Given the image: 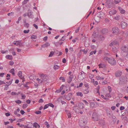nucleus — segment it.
<instances>
[{
  "instance_id": "58",
  "label": "nucleus",
  "mask_w": 128,
  "mask_h": 128,
  "mask_svg": "<svg viewBox=\"0 0 128 128\" xmlns=\"http://www.w3.org/2000/svg\"><path fill=\"white\" fill-rule=\"evenodd\" d=\"M120 12L122 14H124L125 13V11L124 10L122 9L121 11H120Z\"/></svg>"
},
{
  "instance_id": "62",
  "label": "nucleus",
  "mask_w": 128,
  "mask_h": 128,
  "mask_svg": "<svg viewBox=\"0 0 128 128\" xmlns=\"http://www.w3.org/2000/svg\"><path fill=\"white\" fill-rule=\"evenodd\" d=\"M17 124L19 126H20L21 127H22L23 126H24V125L22 124H20L19 123Z\"/></svg>"
},
{
  "instance_id": "17",
  "label": "nucleus",
  "mask_w": 128,
  "mask_h": 128,
  "mask_svg": "<svg viewBox=\"0 0 128 128\" xmlns=\"http://www.w3.org/2000/svg\"><path fill=\"white\" fill-rule=\"evenodd\" d=\"M78 107L79 108L82 109L84 108V104L82 103H79L78 105Z\"/></svg>"
},
{
  "instance_id": "63",
  "label": "nucleus",
  "mask_w": 128,
  "mask_h": 128,
  "mask_svg": "<svg viewBox=\"0 0 128 128\" xmlns=\"http://www.w3.org/2000/svg\"><path fill=\"white\" fill-rule=\"evenodd\" d=\"M48 38V37L47 36H46L43 38V40L45 41H46Z\"/></svg>"
},
{
  "instance_id": "46",
  "label": "nucleus",
  "mask_w": 128,
  "mask_h": 128,
  "mask_svg": "<svg viewBox=\"0 0 128 128\" xmlns=\"http://www.w3.org/2000/svg\"><path fill=\"white\" fill-rule=\"evenodd\" d=\"M21 95L22 96V99H24L26 98V96L24 94H23L22 93L21 94Z\"/></svg>"
},
{
  "instance_id": "35",
  "label": "nucleus",
  "mask_w": 128,
  "mask_h": 128,
  "mask_svg": "<svg viewBox=\"0 0 128 128\" xmlns=\"http://www.w3.org/2000/svg\"><path fill=\"white\" fill-rule=\"evenodd\" d=\"M60 80H62V82H64L65 81V79L64 77H60L59 78Z\"/></svg>"
},
{
  "instance_id": "30",
  "label": "nucleus",
  "mask_w": 128,
  "mask_h": 128,
  "mask_svg": "<svg viewBox=\"0 0 128 128\" xmlns=\"http://www.w3.org/2000/svg\"><path fill=\"white\" fill-rule=\"evenodd\" d=\"M94 102H90V107L91 108H94Z\"/></svg>"
},
{
  "instance_id": "28",
  "label": "nucleus",
  "mask_w": 128,
  "mask_h": 128,
  "mask_svg": "<svg viewBox=\"0 0 128 128\" xmlns=\"http://www.w3.org/2000/svg\"><path fill=\"white\" fill-rule=\"evenodd\" d=\"M14 68L10 70V72L14 76L15 75V73L14 72Z\"/></svg>"
},
{
  "instance_id": "4",
  "label": "nucleus",
  "mask_w": 128,
  "mask_h": 128,
  "mask_svg": "<svg viewBox=\"0 0 128 128\" xmlns=\"http://www.w3.org/2000/svg\"><path fill=\"white\" fill-rule=\"evenodd\" d=\"M92 118L94 121H97L98 120V116L97 113L96 112H94L92 114Z\"/></svg>"
},
{
  "instance_id": "11",
  "label": "nucleus",
  "mask_w": 128,
  "mask_h": 128,
  "mask_svg": "<svg viewBox=\"0 0 128 128\" xmlns=\"http://www.w3.org/2000/svg\"><path fill=\"white\" fill-rule=\"evenodd\" d=\"M107 114L108 116L110 117L112 116V112L110 110H107L106 111Z\"/></svg>"
},
{
  "instance_id": "8",
  "label": "nucleus",
  "mask_w": 128,
  "mask_h": 128,
  "mask_svg": "<svg viewBox=\"0 0 128 128\" xmlns=\"http://www.w3.org/2000/svg\"><path fill=\"white\" fill-rule=\"evenodd\" d=\"M121 24L122 27V28H124L126 27L127 25V23L124 21L122 22H121Z\"/></svg>"
},
{
  "instance_id": "25",
  "label": "nucleus",
  "mask_w": 128,
  "mask_h": 128,
  "mask_svg": "<svg viewBox=\"0 0 128 128\" xmlns=\"http://www.w3.org/2000/svg\"><path fill=\"white\" fill-rule=\"evenodd\" d=\"M76 95L78 96L82 97L83 96L82 93L81 92H78L76 93Z\"/></svg>"
},
{
  "instance_id": "44",
  "label": "nucleus",
  "mask_w": 128,
  "mask_h": 128,
  "mask_svg": "<svg viewBox=\"0 0 128 128\" xmlns=\"http://www.w3.org/2000/svg\"><path fill=\"white\" fill-rule=\"evenodd\" d=\"M29 26V24L28 23H26V24H24V26L26 28H28Z\"/></svg>"
},
{
  "instance_id": "21",
  "label": "nucleus",
  "mask_w": 128,
  "mask_h": 128,
  "mask_svg": "<svg viewBox=\"0 0 128 128\" xmlns=\"http://www.w3.org/2000/svg\"><path fill=\"white\" fill-rule=\"evenodd\" d=\"M60 66L56 65H54L53 66V68L55 70H58L60 68Z\"/></svg>"
},
{
  "instance_id": "24",
  "label": "nucleus",
  "mask_w": 128,
  "mask_h": 128,
  "mask_svg": "<svg viewBox=\"0 0 128 128\" xmlns=\"http://www.w3.org/2000/svg\"><path fill=\"white\" fill-rule=\"evenodd\" d=\"M98 66L100 68H104L105 67V65L104 64H100L98 65Z\"/></svg>"
},
{
  "instance_id": "43",
  "label": "nucleus",
  "mask_w": 128,
  "mask_h": 128,
  "mask_svg": "<svg viewBox=\"0 0 128 128\" xmlns=\"http://www.w3.org/2000/svg\"><path fill=\"white\" fill-rule=\"evenodd\" d=\"M101 97L102 98H104V99L105 100H109L108 98L105 97H104V95H101Z\"/></svg>"
},
{
  "instance_id": "22",
  "label": "nucleus",
  "mask_w": 128,
  "mask_h": 128,
  "mask_svg": "<svg viewBox=\"0 0 128 128\" xmlns=\"http://www.w3.org/2000/svg\"><path fill=\"white\" fill-rule=\"evenodd\" d=\"M22 72L21 71H19L18 73V76L20 78H22L23 77H22Z\"/></svg>"
},
{
  "instance_id": "12",
  "label": "nucleus",
  "mask_w": 128,
  "mask_h": 128,
  "mask_svg": "<svg viewBox=\"0 0 128 128\" xmlns=\"http://www.w3.org/2000/svg\"><path fill=\"white\" fill-rule=\"evenodd\" d=\"M118 44V42H117L113 41L111 42L109 45L110 46H114L117 45Z\"/></svg>"
},
{
  "instance_id": "55",
  "label": "nucleus",
  "mask_w": 128,
  "mask_h": 128,
  "mask_svg": "<svg viewBox=\"0 0 128 128\" xmlns=\"http://www.w3.org/2000/svg\"><path fill=\"white\" fill-rule=\"evenodd\" d=\"M94 75L92 74H90L89 75V77L90 78H92L94 77Z\"/></svg>"
},
{
  "instance_id": "41",
  "label": "nucleus",
  "mask_w": 128,
  "mask_h": 128,
  "mask_svg": "<svg viewBox=\"0 0 128 128\" xmlns=\"http://www.w3.org/2000/svg\"><path fill=\"white\" fill-rule=\"evenodd\" d=\"M8 86H9V85H8L7 84H6L5 85V87L4 88V90H7L8 88Z\"/></svg>"
},
{
  "instance_id": "50",
  "label": "nucleus",
  "mask_w": 128,
  "mask_h": 128,
  "mask_svg": "<svg viewBox=\"0 0 128 128\" xmlns=\"http://www.w3.org/2000/svg\"><path fill=\"white\" fill-rule=\"evenodd\" d=\"M30 31V30H24V32L25 34H27Z\"/></svg>"
},
{
  "instance_id": "47",
  "label": "nucleus",
  "mask_w": 128,
  "mask_h": 128,
  "mask_svg": "<svg viewBox=\"0 0 128 128\" xmlns=\"http://www.w3.org/2000/svg\"><path fill=\"white\" fill-rule=\"evenodd\" d=\"M48 106H49L48 104H46L44 106V110L46 109V108H48Z\"/></svg>"
},
{
  "instance_id": "49",
  "label": "nucleus",
  "mask_w": 128,
  "mask_h": 128,
  "mask_svg": "<svg viewBox=\"0 0 128 128\" xmlns=\"http://www.w3.org/2000/svg\"><path fill=\"white\" fill-rule=\"evenodd\" d=\"M48 105L49 106H50L52 108H53L54 107V105L51 103H49L48 104Z\"/></svg>"
},
{
  "instance_id": "16",
  "label": "nucleus",
  "mask_w": 128,
  "mask_h": 128,
  "mask_svg": "<svg viewBox=\"0 0 128 128\" xmlns=\"http://www.w3.org/2000/svg\"><path fill=\"white\" fill-rule=\"evenodd\" d=\"M5 57L6 59H8L12 60V56L11 55H7Z\"/></svg>"
},
{
  "instance_id": "18",
  "label": "nucleus",
  "mask_w": 128,
  "mask_h": 128,
  "mask_svg": "<svg viewBox=\"0 0 128 128\" xmlns=\"http://www.w3.org/2000/svg\"><path fill=\"white\" fill-rule=\"evenodd\" d=\"M21 40L16 41V42H14V44L16 45V46H18L20 45L21 43Z\"/></svg>"
},
{
  "instance_id": "29",
  "label": "nucleus",
  "mask_w": 128,
  "mask_h": 128,
  "mask_svg": "<svg viewBox=\"0 0 128 128\" xmlns=\"http://www.w3.org/2000/svg\"><path fill=\"white\" fill-rule=\"evenodd\" d=\"M120 16L119 15H117L116 16H114V18L116 20H118L120 18Z\"/></svg>"
},
{
  "instance_id": "56",
  "label": "nucleus",
  "mask_w": 128,
  "mask_h": 128,
  "mask_svg": "<svg viewBox=\"0 0 128 128\" xmlns=\"http://www.w3.org/2000/svg\"><path fill=\"white\" fill-rule=\"evenodd\" d=\"M96 78L98 80H99L101 79V77L99 76H96Z\"/></svg>"
},
{
  "instance_id": "40",
  "label": "nucleus",
  "mask_w": 128,
  "mask_h": 128,
  "mask_svg": "<svg viewBox=\"0 0 128 128\" xmlns=\"http://www.w3.org/2000/svg\"><path fill=\"white\" fill-rule=\"evenodd\" d=\"M28 106V105L27 104H23L22 106V108H26Z\"/></svg>"
},
{
  "instance_id": "51",
  "label": "nucleus",
  "mask_w": 128,
  "mask_h": 128,
  "mask_svg": "<svg viewBox=\"0 0 128 128\" xmlns=\"http://www.w3.org/2000/svg\"><path fill=\"white\" fill-rule=\"evenodd\" d=\"M121 0H115L114 2L116 4H117L120 2Z\"/></svg>"
},
{
  "instance_id": "34",
  "label": "nucleus",
  "mask_w": 128,
  "mask_h": 128,
  "mask_svg": "<svg viewBox=\"0 0 128 128\" xmlns=\"http://www.w3.org/2000/svg\"><path fill=\"white\" fill-rule=\"evenodd\" d=\"M44 124L46 126L47 128H49L50 127V125L48 124V122H44Z\"/></svg>"
},
{
  "instance_id": "32",
  "label": "nucleus",
  "mask_w": 128,
  "mask_h": 128,
  "mask_svg": "<svg viewBox=\"0 0 128 128\" xmlns=\"http://www.w3.org/2000/svg\"><path fill=\"white\" fill-rule=\"evenodd\" d=\"M89 92L88 90V89H85L84 91V93L85 94H86Z\"/></svg>"
},
{
  "instance_id": "6",
  "label": "nucleus",
  "mask_w": 128,
  "mask_h": 128,
  "mask_svg": "<svg viewBox=\"0 0 128 128\" xmlns=\"http://www.w3.org/2000/svg\"><path fill=\"white\" fill-rule=\"evenodd\" d=\"M32 13L31 10H28L27 15L30 18H34V16Z\"/></svg>"
},
{
  "instance_id": "60",
  "label": "nucleus",
  "mask_w": 128,
  "mask_h": 128,
  "mask_svg": "<svg viewBox=\"0 0 128 128\" xmlns=\"http://www.w3.org/2000/svg\"><path fill=\"white\" fill-rule=\"evenodd\" d=\"M83 101L84 102L86 105H88V102L86 100H83Z\"/></svg>"
},
{
  "instance_id": "10",
  "label": "nucleus",
  "mask_w": 128,
  "mask_h": 128,
  "mask_svg": "<svg viewBox=\"0 0 128 128\" xmlns=\"http://www.w3.org/2000/svg\"><path fill=\"white\" fill-rule=\"evenodd\" d=\"M116 10H112L110 11L109 12V14L110 16L114 14H116Z\"/></svg>"
},
{
  "instance_id": "1",
  "label": "nucleus",
  "mask_w": 128,
  "mask_h": 128,
  "mask_svg": "<svg viewBox=\"0 0 128 128\" xmlns=\"http://www.w3.org/2000/svg\"><path fill=\"white\" fill-rule=\"evenodd\" d=\"M108 62L112 65H114L116 64V60L114 58L111 57L110 58Z\"/></svg>"
},
{
  "instance_id": "2",
  "label": "nucleus",
  "mask_w": 128,
  "mask_h": 128,
  "mask_svg": "<svg viewBox=\"0 0 128 128\" xmlns=\"http://www.w3.org/2000/svg\"><path fill=\"white\" fill-rule=\"evenodd\" d=\"M112 32L114 35L117 34L118 33L119 30L118 27H115L112 29Z\"/></svg>"
},
{
  "instance_id": "48",
  "label": "nucleus",
  "mask_w": 128,
  "mask_h": 128,
  "mask_svg": "<svg viewBox=\"0 0 128 128\" xmlns=\"http://www.w3.org/2000/svg\"><path fill=\"white\" fill-rule=\"evenodd\" d=\"M36 80H37L38 81V82L39 83H41L42 82V81L39 78H37L36 79Z\"/></svg>"
},
{
  "instance_id": "27",
  "label": "nucleus",
  "mask_w": 128,
  "mask_h": 128,
  "mask_svg": "<svg viewBox=\"0 0 128 128\" xmlns=\"http://www.w3.org/2000/svg\"><path fill=\"white\" fill-rule=\"evenodd\" d=\"M92 37L94 38H96L98 37V34H96V32H94L92 35Z\"/></svg>"
},
{
  "instance_id": "5",
  "label": "nucleus",
  "mask_w": 128,
  "mask_h": 128,
  "mask_svg": "<svg viewBox=\"0 0 128 128\" xmlns=\"http://www.w3.org/2000/svg\"><path fill=\"white\" fill-rule=\"evenodd\" d=\"M122 50L124 52H128V45L123 46L122 48Z\"/></svg>"
},
{
  "instance_id": "64",
  "label": "nucleus",
  "mask_w": 128,
  "mask_h": 128,
  "mask_svg": "<svg viewBox=\"0 0 128 128\" xmlns=\"http://www.w3.org/2000/svg\"><path fill=\"white\" fill-rule=\"evenodd\" d=\"M116 108V107L115 106H113L111 107V109L112 110H114Z\"/></svg>"
},
{
  "instance_id": "45",
  "label": "nucleus",
  "mask_w": 128,
  "mask_h": 128,
  "mask_svg": "<svg viewBox=\"0 0 128 128\" xmlns=\"http://www.w3.org/2000/svg\"><path fill=\"white\" fill-rule=\"evenodd\" d=\"M32 39H36V36L35 35H32L31 37Z\"/></svg>"
},
{
  "instance_id": "59",
  "label": "nucleus",
  "mask_w": 128,
  "mask_h": 128,
  "mask_svg": "<svg viewBox=\"0 0 128 128\" xmlns=\"http://www.w3.org/2000/svg\"><path fill=\"white\" fill-rule=\"evenodd\" d=\"M100 122V124L102 125H104L105 123L104 121L103 120H101Z\"/></svg>"
},
{
  "instance_id": "9",
  "label": "nucleus",
  "mask_w": 128,
  "mask_h": 128,
  "mask_svg": "<svg viewBox=\"0 0 128 128\" xmlns=\"http://www.w3.org/2000/svg\"><path fill=\"white\" fill-rule=\"evenodd\" d=\"M73 78L74 76L73 75H70L68 79L67 82L68 83H70L72 81V79Z\"/></svg>"
},
{
  "instance_id": "23",
  "label": "nucleus",
  "mask_w": 128,
  "mask_h": 128,
  "mask_svg": "<svg viewBox=\"0 0 128 128\" xmlns=\"http://www.w3.org/2000/svg\"><path fill=\"white\" fill-rule=\"evenodd\" d=\"M33 126H34L35 128H40V126L36 122H34V124Z\"/></svg>"
},
{
  "instance_id": "33",
  "label": "nucleus",
  "mask_w": 128,
  "mask_h": 128,
  "mask_svg": "<svg viewBox=\"0 0 128 128\" xmlns=\"http://www.w3.org/2000/svg\"><path fill=\"white\" fill-rule=\"evenodd\" d=\"M54 52L53 51H52L50 52V54H49L48 56V57H52L54 54Z\"/></svg>"
},
{
  "instance_id": "15",
  "label": "nucleus",
  "mask_w": 128,
  "mask_h": 128,
  "mask_svg": "<svg viewBox=\"0 0 128 128\" xmlns=\"http://www.w3.org/2000/svg\"><path fill=\"white\" fill-rule=\"evenodd\" d=\"M100 32L102 34H106L108 32V30L104 28Z\"/></svg>"
},
{
  "instance_id": "20",
  "label": "nucleus",
  "mask_w": 128,
  "mask_h": 128,
  "mask_svg": "<svg viewBox=\"0 0 128 128\" xmlns=\"http://www.w3.org/2000/svg\"><path fill=\"white\" fill-rule=\"evenodd\" d=\"M110 58L108 57L107 56H105L103 58V60L105 62L107 61L108 62V60Z\"/></svg>"
},
{
  "instance_id": "61",
  "label": "nucleus",
  "mask_w": 128,
  "mask_h": 128,
  "mask_svg": "<svg viewBox=\"0 0 128 128\" xmlns=\"http://www.w3.org/2000/svg\"><path fill=\"white\" fill-rule=\"evenodd\" d=\"M41 113V112L40 111H37L35 112L36 114H40Z\"/></svg>"
},
{
  "instance_id": "7",
  "label": "nucleus",
  "mask_w": 128,
  "mask_h": 128,
  "mask_svg": "<svg viewBox=\"0 0 128 128\" xmlns=\"http://www.w3.org/2000/svg\"><path fill=\"white\" fill-rule=\"evenodd\" d=\"M122 74V72L120 70L117 71L115 74V76L118 77H120Z\"/></svg>"
},
{
  "instance_id": "14",
  "label": "nucleus",
  "mask_w": 128,
  "mask_h": 128,
  "mask_svg": "<svg viewBox=\"0 0 128 128\" xmlns=\"http://www.w3.org/2000/svg\"><path fill=\"white\" fill-rule=\"evenodd\" d=\"M72 94L71 93L68 94V96L66 97V99L67 100H70L72 98Z\"/></svg>"
},
{
  "instance_id": "26",
  "label": "nucleus",
  "mask_w": 128,
  "mask_h": 128,
  "mask_svg": "<svg viewBox=\"0 0 128 128\" xmlns=\"http://www.w3.org/2000/svg\"><path fill=\"white\" fill-rule=\"evenodd\" d=\"M112 50L114 52L116 53L118 51L116 47H112Z\"/></svg>"
},
{
  "instance_id": "36",
  "label": "nucleus",
  "mask_w": 128,
  "mask_h": 128,
  "mask_svg": "<svg viewBox=\"0 0 128 128\" xmlns=\"http://www.w3.org/2000/svg\"><path fill=\"white\" fill-rule=\"evenodd\" d=\"M96 50H95L94 51H91L90 53V55H92L93 54H95L96 52Z\"/></svg>"
},
{
  "instance_id": "39",
  "label": "nucleus",
  "mask_w": 128,
  "mask_h": 128,
  "mask_svg": "<svg viewBox=\"0 0 128 128\" xmlns=\"http://www.w3.org/2000/svg\"><path fill=\"white\" fill-rule=\"evenodd\" d=\"M15 102L16 103L18 104H20L22 103V101L19 100H15Z\"/></svg>"
},
{
  "instance_id": "54",
  "label": "nucleus",
  "mask_w": 128,
  "mask_h": 128,
  "mask_svg": "<svg viewBox=\"0 0 128 128\" xmlns=\"http://www.w3.org/2000/svg\"><path fill=\"white\" fill-rule=\"evenodd\" d=\"M5 84V82L3 81L0 80V85H1L2 84Z\"/></svg>"
},
{
  "instance_id": "13",
  "label": "nucleus",
  "mask_w": 128,
  "mask_h": 128,
  "mask_svg": "<svg viewBox=\"0 0 128 128\" xmlns=\"http://www.w3.org/2000/svg\"><path fill=\"white\" fill-rule=\"evenodd\" d=\"M50 44L48 42H46L42 46V47L43 48H47L48 46H50Z\"/></svg>"
},
{
  "instance_id": "3",
  "label": "nucleus",
  "mask_w": 128,
  "mask_h": 128,
  "mask_svg": "<svg viewBox=\"0 0 128 128\" xmlns=\"http://www.w3.org/2000/svg\"><path fill=\"white\" fill-rule=\"evenodd\" d=\"M82 118H83L82 120H80V124H82V122H83V125H85L87 122L86 118L85 117H83Z\"/></svg>"
},
{
  "instance_id": "37",
  "label": "nucleus",
  "mask_w": 128,
  "mask_h": 128,
  "mask_svg": "<svg viewBox=\"0 0 128 128\" xmlns=\"http://www.w3.org/2000/svg\"><path fill=\"white\" fill-rule=\"evenodd\" d=\"M108 91H109V92H110V93L112 91V88H111V87L110 86H108Z\"/></svg>"
},
{
  "instance_id": "53",
  "label": "nucleus",
  "mask_w": 128,
  "mask_h": 128,
  "mask_svg": "<svg viewBox=\"0 0 128 128\" xmlns=\"http://www.w3.org/2000/svg\"><path fill=\"white\" fill-rule=\"evenodd\" d=\"M93 84L95 86L98 85V83L97 81H95L93 83Z\"/></svg>"
},
{
  "instance_id": "38",
  "label": "nucleus",
  "mask_w": 128,
  "mask_h": 128,
  "mask_svg": "<svg viewBox=\"0 0 128 128\" xmlns=\"http://www.w3.org/2000/svg\"><path fill=\"white\" fill-rule=\"evenodd\" d=\"M106 97L108 98H110L111 97V96L110 94V92L106 94Z\"/></svg>"
},
{
  "instance_id": "31",
  "label": "nucleus",
  "mask_w": 128,
  "mask_h": 128,
  "mask_svg": "<svg viewBox=\"0 0 128 128\" xmlns=\"http://www.w3.org/2000/svg\"><path fill=\"white\" fill-rule=\"evenodd\" d=\"M11 94L12 96H18V94H17V93H16L15 92H12L11 93Z\"/></svg>"
},
{
  "instance_id": "57",
  "label": "nucleus",
  "mask_w": 128,
  "mask_h": 128,
  "mask_svg": "<svg viewBox=\"0 0 128 128\" xmlns=\"http://www.w3.org/2000/svg\"><path fill=\"white\" fill-rule=\"evenodd\" d=\"M7 50L4 51V50H2L1 51V52L2 54H5L8 52Z\"/></svg>"
},
{
  "instance_id": "52",
  "label": "nucleus",
  "mask_w": 128,
  "mask_h": 128,
  "mask_svg": "<svg viewBox=\"0 0 128 128\" xmlns=\"http://www.w3.org/2000/svg\"><path fill=\"white\" fill-rule=\"evenodd\" d=\"M83 85V83L82 82H81L79 86H77V88H78L79 87H81Z\"/></svg>"
},
{
  "instance_id": "42",
  "label": "nucleus",
  "mask_w": 128,
  "mask_h": 128,
  "mask_svg": "<svg viewBox=\"0 0 128 128\" xmlns=\"http://www.w3.org/2000/svg\"><path fill=\"white\" fill-rule=\"evenodd\" d=\"M99 38L101 40H103L104 39V36H100Z\"/></svg>"
},
{
  "instance_id": "19",
  "label": "nucleus",
  "mask_w": 128,
  "mask_h": 128,
  "mask_svg": "<svg viewBox=\"0 0 128 128\" xmlns=\"http://www.w3.org/2000/svg\"><path fill=\"white\" fill-rule=\"evenodd\" d=\"M65 112H66L68 116V118H70L71 117V114L70 112L68 111L67 110H65Z\"/></svg>"
}]
</instances>
